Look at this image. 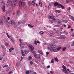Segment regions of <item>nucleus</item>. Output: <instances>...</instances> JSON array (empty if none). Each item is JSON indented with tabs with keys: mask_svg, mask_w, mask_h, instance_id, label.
<instances>
[{
	"mask_svg": "<svg viewBox=\"0 0 74 74\" xmlns=\"http://www.w3.org/2000/svg\"><path fill=\"white\" fill-rule=\"evenodd\" d=\"M10 24H12L13 25H14L16 26L15 27H16V26L20 25L21 24V22H17L16 23H14V21H9Z\"/></svg>",
	"mask_w": 74,
	"mask_h": 74,
	"instance_id": "obj_1",
	"label": "nucleus"
},
{
	"mask_svg": "<svg viewBox=\"0 0 74 74\" xmlns=\"http://www.w3.org/2000/svg\"><path fill=\"white\" fill-rule=\"evenodd\" d=\"M50 47H47L48 50L50 51L52 50L53 51L56 52V49H53L56 47V46L53 44H50Z\"/></svg>",
	"mask_w": 74,
	"mask_h": 74,
	"instance_id": "obj_2",
	"label": "nucleus"
},
{
	"mask_svg": "<svg viewBox=\"0 0 74 74\" xmlns=\"http://www.w3.org/2000/svg\"><path fill=\"white\" fill-rule=\"evenodd\" d=\"M10 4V6L12 8H14L16 6V3H15V1H11L10 2H9V3H7V5H8Z\"/></svg>",
	"mask_w": 74,
	"mask_h": 74,
	"instance_id": "obj_3",
	"label": "nucleus"
},
{
	"mask_svg": "<svg viewBox=\"0 0 74 74\" xmlns=\"http://www.w3.org/2000/svg\"><path fill=\"white\" fill-rule=\"evenodd\" d=\"M21 52L22 56L24 57V56H25V54L29 53V51L27 50H25L24 51V52H23V50H21Z\"/></svg>",
	"mask_w": 74,
	"mask_h": 74,
	"instance_id": "obj_4",
	"label": "nucleus"
},
{
	"mask_svg": "<svg viewBox=\"0 0 74 74\" xmlns=\"http://www.w3.org/2000/svg\"><path fill=\"white\" fill-rule=\"evenodd\" d=\"M34 57H35V58L37 59L38 61H40V55L38 54V55H37L36 54L34 53Z\"/></svg>",
	"mask_w": 74,
	"mask_h": 74,
	"instance_id": "obj_5",
	"label": "nucleus"
},
{
	"mask_svg": "<svg viewBox=\"0 0 74 74\" xmlns=\"http://www.w3.org/2000/svg\"><path fill=\"white\" fill-rule=\"evenodd\" d=\"M29 48L30 50V52L32 53H34V51H33L34 50V47L33 46H32L31 45H29Z\"/></svg>",
	"mask_w": 74,
	"mask_h": 74,
	"instance_id": "obj_6",
	"label": "nucleus"
},
{
	"mask_svg": "<svg viewBox=\"0 0 74 74\" xmlns=\"http://www.w3.org/2000/svg\"><path fill=\"white\" fill-rule=\"evenodd\" d=\"M60 36H61L60 37H57L56 38L57 39H62L64 40V39H65L66 38V37H65V36L64 35H62V36L61 35H60Z\"/></svg>",
	"mask_w": 74,
	"mask_h": 74,
	"instance_id": "obj_7",
	"label": "nucleus"
},
{
	"mask_svg": "<svg viewBox=\"0 0 74 74\" xmlns=\"http://www.w3.org/2000/svg\"><path fill=\"white\" fill-rule=\"evenodd\" d=\"M24 3H25V0H22V1L21 2V3L19 4V5L24 6Z\"/></svg>",
	"mask_w": 74,
	"mask_h": 74,
	"instance_id": "obj_8",
	"label": "nucleus"
},
{
	"mask_svg": "<svg viewBox=\"0 0 74 74\" xmlns=\"http://www.w3.org/2000/svg\"><path fill=\"white\" fill-rule=\"evenodd\" d=\"M54 32H55V33H56V34H61V31H62V30H57L56 31V30H55L54 29Z\"/></svg>",
	"mask_w": 74,
	"mask_h": 74,
	"instance_id": "obj_9",
	"label": "nucleus"
},
{
	"mask_svg": "<svg viewBox=\"0 0 74 74\" xmlns=\"http://www.w3.org/2000/svg\"><path fill=\"white\" fill-rule=\"evenodd\" d=\"M60 5H62L60 4H59V3H57V2H56L54 4V7H56L57 6H59Z\"/></svg>",
	"mask_w": 74,
	"mask_h": 74,
	"instance_id": "obj_10",
	"label": "nucleus"
},
{
	"mask_svg": "<svg viewBox=\"0 0 74 74\" xmlns=\"http://www.w3.org/2000/svg\"><path fill=\"white\" fill-rule=\"evenodd\" d=\"M3 19H0V24L1 25H3Z\"/></svg>",
	"mask_w": 74,
	"mask_h": 74,
	"instance_id": "obj_11",
	"label": "nucleus"
},
{
	"mask_svg": "<svg viewBox=\"0 0 74 74\" xmlns=\"http://www.w3.org/2000/svg\"><path fill=\"white\" fill-rule=\"evenodd\" d=\"M38 52L39 54H40L43 55V53H42V50H38Z\"/></svg>",
	"mask_w": 74,
	"mask_h": 74,
	"instance_id": "obj_12",
	"label": "nucleus"
},
{
	"mask_svg": "<svg viewBox=\"0 0 74 74\" xmlns=\"http://www.w3.org/2000/svg\"><path fill=\"white\" fill-rule=\"evenodd\" d=\"M62 71L64 73H65V74H68V72H67L66 69H63Z\"/></svg>",
	"mask_w": 74,
	"mask_h": 74,
	"instance_id": "obj_13",
	"label": "nucleus"
},
{
	"mask_svg": "<svg viewBox=\"0 0 74 74\" xmlns=\"http://www.w3.org/2000/svg\"><path fill=\"white\" fill-rule=\"evenodd\" d=\"M1 6H2L4 7V6H5V3L3 1H2V2H1Z\"/></svg>",
	"mask_w": 74,
	"mask_h": 74,
	"instance_id": "obj_14",
	"label": "nucleus"
},
{
	"mask_svg": "<svg viewBox=\"0 0 74 74\" xmlns=\"http://www.w3.org/2000/svg\"><path fill=\"white\" fill-rule=\"evenodd\" d=\"M39 6L40 7H42V4H41V2L40 0H39Z\"/></svg>",
	"mask_w": 74,
	"mask_h": 74,
	"instance_id": "obj_15",
	"label": "nucleus"
},
{
	"mask_svg": "<svg viewBox=\"0 0 74 74\" xmlns=\"http://www.w3.org/2000/svg\"><path fill=\"white\" fill-rule=\"evenodd\" d=\"M69 16H70V17L71 18L73 21H74V17H73L71 15H69Z\"/></svg>",
	"mask_w": 74,
	"mask_h": 74,
	"instance_id": "obj_16",
	"label": "nucleus"
},
{
	"mask_svg": "<svg viewBox=\"0 0 74 74\" xmlns=\"http://www.w3.org/2000/svg\"><path fill=\"white\" fill-rule=\"evenodd\" d=\"M40 33V35H42V34H44V32H42V31H40L39 32Z\"/></svg>",
	"mask_w": 74,
	"mask_h": 74,
	"instance_id": "obj_17",
	"label": "nucleus"
},
{
	"mask_svg": "<svg viewBox=\"0 0 74 74\" xmlns=\"http://www.w3.org/2000/svg\"><path fill=\"white\" fill-rule=\"evenodd\" d=\"M63 29V27H60V28L59 30H58V31H62Z\"/></svg>",
	"mask_w": 74,
	"mask_h": 74,
	"instance_id": "obj_18",
	"label": "nucleus"
},
{
	"mask_svg": "<svg viewBox=\"0 0 74 74\" xmlns=\"http://www.w3.org/2000/svg\"><path fill=\"white\" fill-rule=\"evenodd\" d=\"M5 6H4L2 8V10L4 12H5Z\"/></svg>",
	"mask_w": 74,
	"mask_h": 74,
	"instance_id": "obj_19",
	"label": "nucleus"
},
{
	"mask_svg": "<svg viewBox=\"0 0 74 74\" xmlns=\"http://www.w3.org/2000/svg\"><path fill=\"white\" fill-rule=\"evenodd\" d=\"M55 11L56 13H59L60 12V11L59 10H56Z\"/></svg>",
	"mask_w": 74,
	"mask_h": 74,
	"instance_id": "obj_20",
	"label": "nucleus"
},
{
	"mask_svg": "<svg viewBox=\"0 0 74 74\" xmlns=\"http://www.w3.org/2000/svg\"><path fill=\"white\" fill-rule=\"evenodd\" d=\"M49 19H51L52 18H54L53 17V16H49Z\"/></svg>",
	"mask_w": 74,
	"mask_h": 74,
	"instance_id": "obj_21",
	"label": "nucleus"
},
{
	"mask_svg": "<svg viewBox=\"0 0 74 74\" xmlns=\"http://www.w3.org/2000/svg\"><path fill=\"white\" fill-rule=\"evenodd\" d=\"M28 26H29V27H30L31 28L33 27V26H32V25H31L30 24H28Z\"/></svg>",
	"mask_w": 74,
	"mask_h": 74,
	"instance_id": "obj_22",
	"label": "nucleus"
},
{
	"mask_svg": "<svg viewBox=\"0 0 74 74\" xmlns=\"http://www.w3.org/2000/svg\"><path fill=\"white\" fill-rule=\"evenodd\" d=\"M37 42H36V40H34V42H33V43H34V44L36 45H37Z\"/></svg>",
	"mask_w": 74,
	"mask_h": 74,
	"instance_id": "obj_23",
	"label": "nucleus"
},
{
	"mask_svg": "<svg viewBox=\"0 0 74 74\" xmlns=\"http://www.w3.org/2000/svg\"><path fill=\"white\" fill-rule=\"evenodd\" d=\"M63 69H65L66 70V67H65V66L64 65H63V66L62 67Z\"/></svg>",
	"mask_w": 74,
	"mask_h": 74,
	"instance_id": "obj_24",
	"label": "nucleus"
},
{
	"mask_svg": "<svg viewBox=\"0 0 74 74\" xmlns=\"http://www.w3.org/2000/svg\"><path fill=\"white\" fill-rule=\"evenodd\" d=\"M61 48H62V47H59L57 48V51H59Z\"/></svg>",
	"mask_w": 74,
	"mask_h": 74,
	"instance_id": "obj_25",
	"label": "nucleus"
},
{
	"mask_svg": "<svg viewBox=\"0 0 74 74\" xmlns=\"http://www.w3.org/2000/svg\"><path fill=\"white\" fill-rule=\"evenodd\" d=\"M19 46H20V47H21L22 48H24V46L21 45V43H20V45H19Z\"/></svg>",
	"mask_w": 74,
	"mask_h": 74,
	"instance_id": "obj_26",
	"label": "nucleus"
},
{
	"mask_svg": "<svg viewBox=\"0 0 74 74\" xmlns=\"http://www.w3.org/2000/svg\"><path fill=\"white\" fill-rule=\"evenodd\" d=\"M54 60L56 61H57V62H58V59H57V58H54Z\"/></svg>",
	"mask_w": 74,
	"mask_h": 74,
	"instance_id": "obj_27",
	"label": "nucleus"
},
{
	"mask_svg": "<svg viewBox=\"0 0 74 74\" xmlns=\"http://www.w3.org/2000/svg\"><path fill=\"white\" fill-rule=\"evenodd\" d=\"M66 47H64L63 48V51L64 52L66 51Z\"/></svg>",
	"mask_w": 74,
	"mask_h": 74,
	"instance_id": "obj_28",
	"label": "nucleus"
},
{
	"mask_svg": "<svg viewBox=\"0 0 74 74\" xmlns=\"http://www.w3.org/2000/svg\"><path fill=\"white\" fill-rule=\"evenodd\" d=\"M8 66V65L7 64H5L4 66H3V67L4 68V67H7Z\"/></svg>",
	"mask_w": 74,
	"mask_h": 74,
	"instance_id": "obj_29",
	"label": "nucleus"
},
{
	"mask_svg": "<svg viewBox=\"0 0 74 74\" xmlns=\"http://www.w3.org/2000/svg\"><path fill=\"white\" fill-rule=\"evenodd\" d=\"M17 14L18 15H19L20 14V10H17Z\"/></svg>",
	"mask_w": 74,
	"mask_h": 74,
	"instance_id": "obj_30",
	"label": "nucleus"
},
{
	"mask_svg": "<svg viewBox=\"0 0 74 74\" xmlns=\"http://www.w3.org/2000/svg\"><path fill=\"white\" fill-rule=\"evenodd\" d=\"M6 35H7V36L8 37V38H10V36H9L8 35V34L7 32L6 33Z\"/></svg>",
	"mask_w": 74,
	"mask_h": 74,
	"instance_id": "obj_31",
	"label": "nucleus"
},
{
	"mask_svg": "<svg viewBox=\"0 0 74 74\" xmlns=\"http://www.w3.org/2000/svg\"><path fill=\"white\" fill-rule=\"evenodd\" d=\"M10 69V68H9V67H7V68H6V69H5V71H8L9 69Z\"/></svg>",
	"mask_w": 74,
	"mask_h": 74,
	"instance_id": "obj_32",
	"label": "nucleus"
},
{
	"mask_svg": "<svg viewBox=\"0 0 74 74\" xmlns=\"http://www.w3.org/2000/svg\"><path fill=\"white\" fill-rule=\"evenodd\" d=\"M59 6L61 7L62 9H64V6L62 5H60V6Z\"/></svg>",
	"mask_w": 74,
	"mask_h": 74,
	"instance_id": "obj_33",
	"label": "nucleus"
},
{
	"mask_svg": "<svg viewBox=\"0 0 74 74\" xmlns=\"http://www.w3.org/2000/svg\"><path fill=\"white\" fill-rule=\"evenodd\" d=\"M51 19V20H52V21H54L56 20V19L54 18H53Z\"/></svg>",
	"mask_w": 74,
	"mask_h": 74,
	"instance_id": "obj_34",
	"label": "nucleus"
},
{
	"mask_svg": "<svg viewBox=\"0 0 74 74\" xmlns=\"http://www.w3.org/2000/svg\"><path fill=\"white\" fill-rule=\"evenodd\" d=\"M60 21H58V22H57V24H58V25H60Z\"/></svg>",
	"mask_w": 74,
	"mask_h": 74,
	"instance_id": "obj_35",
	"label": "nucleus"
},
{
	"mask_svg": "<svg viewBox=\"0 0 74 74\" xmlns=\"http://www.w3.org/2000/svg\"><path fill=\"white\" fill-rule=\"evenodd\" d=\"M32 56H30L29 57V60H30L32 59Z\"/></svg>",
	"mask_w": 74,
	"mask_h": 74,
	"instance_id": "obj_36",
	"label": "nucleus"
},
{
	"mask_svg": "<svg viewBox=\"0 0 74 74\" xmlns=\"http://www.w3.org/2000/svg\"><path fill=\"white\" fill-rule=\"evenodd\" d=\"M35 4V1H32V5H34Z\"/></svg>",
	"mask_w": 74,
	"mask_h": 74,
	"instance_id": "obj_37",
	"label": "nucleus"
},
{
	"mask_svg": "<svg viewBox=\"0 0 74 74\" xmlns=\"http://www.w3.org/2000/svg\"><path fill=\"white\" fill-rule=\"evenodd\" d=\"M29 71H27L26 72H25V74H29Z\"/></svg>",
	"mask_w": 74,
	"mask_h": 74,
	"instance_id": "obj_38",
	"label": "nucleus"
},
{
	"mask_svg": "<svg viewBox=\"0 0 74 74\" xmlns=\"http://www.w3.org/2000/svg\"><path fill=\"white\" fill-rule=\"evenodd\" d=\"M49 54V52H46V56H48Z\"/></svg>",
	"mask_w": 74,
	"mask_h": 74,
	"instance_id": "obj_39",
	"label": "nucleus"
},
{
	"mask_svg": "<svg viewBox=\"0 0 74 74\" xmlns=\"http://www.w3.org/2000/svg\"><path fill=\"white\" fill-rule=\"evenodd\" d=\"M5 46H6V47H8V44L6 42H5Z\"/></svg>",
	"mask_w": 74,
	"mask_h": 74,
	"instance_id": "obj_40",
	"label": "nucleus"
},
{
	"mask_svg": "<svg viewBox=\"0 0 74 74\" xmlns=\"http://www.w3.org/2000/svg\"><path fill=\"white\" fill-rule=\"evenodd\" d=\"M71 10V8L70 7H69V8H67V10L69 11Z\"/></svg>",
	"mask_w": 74,
	"mask_h": 74,
	"instance_id": "obj_41",
	"label": "nucleus"
},
{
	"mask_svg": "<svg viewBox=\"0 0 74 74\" xmlns=\"http://www.w3.org/2000/svg\"><path fill=\"white\" fill-rule=\"evenodd\" d=\"M51 7V6H50V5H49V6L48 7V9H50V8Z\"/></svg>",
	"mask_w": 74,
	"mask_h": 74,
	"instance_id": "obj_42",
	"label": "nucleus"
},
{
	"mask_svg": "<svg viewBox=\"0 0 74 74\" xmlns=\"http://www.w3.org/2000/svg\"><path fill=\"white\" fill-rule=\"evenodd\" d=\"M11 1H10V0H7V2H6L7 3H8V2H10Z\"/></svg>",
	"mask_w": 74,
	"mask_h": 74,
	"instance_id": "obj_43",
	"label": "nucleus"
},
{
	"mask_svg": "<svg viewBox=\"0 0 74 74\" xmlns=\"http://www.w3.org/2000/svg\"><path fill=\"white\" fill-rule=\"evenodd\" d=\"M74 45V42H73V43L71 44V46H73Z\"/></svg>",
	"mask_w": 74,
	"mask_h": 74,
	"instance_id": "obj_44",
	"label": "nucleus"
},
{
	"mask_svg": "<svg viewBox=\"0 0 74 74\" xmlns=\"http://www.w3.org/2000/svg\"><path fill=\"white\" fill-rule=\"evenodd\" d=\"M60 25H56V27H59V26Z\"/></svg>",
	"mask_w": 74,
	"mask_h": 74,
	"instance_id": "obj_45",
	"label": "nucleus"
},
{
	"mask_svg": "<svg viewBox=\"0 0 74 74\" xmlns=\"http://www.w3.org/2000/svg\"><path fill=\"white\" fill-rule=\"evenodd\" d=\"M30 64L31 65H32L33 64V62L31 61L30 62Z\"/></svg>",
	"mask_w": 74,
	"mask_h": 74,
	"instance_id": "obj_46",
	"label": "nucleus"
},
{
	"mask_svg": "<svg viewBox=\"0 0 74 74\" xmlns=\"http://www.w3.org/2000/svg\"><path fill=\"white\" fill-rule=\"evenodd\" d=\"M63 22H64V23H67V21L64 20V21H63Z\"/></svg>",
	"mask_w": 74,
	"mask_h": 74,
	"instance_id": "obj_47",
	"label": "nucleus"
},
{
	"mask_svg": "<svg viewBox=\"0 0 74 74\" xmlns=\"http://www.w3.org/2000/svg\"><path fill=\"white\" fill-rule=\"evenodd\" d=\"M36 42H37V43H38V44L40 43V42H39V41H38V40L36 41Z\"/></svg>",
	"mask_w": 74,
	"mask_h": 74,
	"instance_id": "obj_48",
	"label": "nucleus"
},
{
	"mask_svg": "<svg viewBox=\"0 0 74 74\" xmlns=\"http://www.w3.org/2000/svg\"><path fill=\"white\" fill-rule=\"evenodd\" d=\"M54 62V61H53V59H52L51 61V63H53Z\"/></svg>",
	"mask_w": 74,
	"mask_h": 74,
	"instance_id": "obj_49",
	"label": "nucleus"
},
{
	"mask_svg": "<svg viewBox=\"0 0 74 74\" xmlns=\"http://www.w3.org/2000/svg\"><path fill=\"white\" fill-rule=\"evenodd\" d=\"M2 59L3 57H1V56H0V60H2Z\"/></svg>",
	"mask_w": 74,
	"mask_h": 74,
	"instance_id": "obj_50",
	"label": "nucleus"
},
{
	"mask_svg": "<svg viewBox=\"0 0 74 74\" xmlns=\"http://www.w3.org/2000/svg\"><path fill=\"white\" fill-rule=\"evenodd\" d=\"M64 34L66 35H67V32L66 31H64Z\"/></svg>",
	"mask_w": 74,
	"mask_h": 74,
	"instance_id": "obj_51",
	"label": "nucleus"
},
{
	"mask_svg": "<svg viewBox=\"0 0 74 74\" xmlns=\"http://www.w3.org/2000/svg\"><path fill=\"white\" fill-rule=\"evenodd\" d=\"M71 36L74 38V33H73L71 34Z\"/></svg>",
	"mask_w": 74,
	"mask_h": 74,
	"instance_id": "obj_52",
	"label": "nucleus"
},
{
	"mask_svg": "<svg viewBox=\"0 0 74 74\" xmlns=\"http://www.w3.org/2000/svg\"><path fill=\"white\" fill-rule=\"evenodd\" d=\"M69 3V0H66V4H67Z\"/></svg>",
	"mask_w": 74,
	"mask_h": 74,
	"instance_id": "obj_53",
	"label": "nucleus"
},
{
	"mask_svg": "<svg viewBox=\"0 0 74 74\" xmlns=\"http://www.w3.org/2000/svg\"><path fill=\"white\" fill-rule=\"evenodd\" d=\"M19 41H20V44H21V39H19Z\"/></svg>",
	"mask_w": 74,
	"mask_h": 74,
	"instance_id": "obj_54",
	"label": "nucleus"
},
{
	"mask_svg": "<svg viewBox=\"0 0 74 74\" xmlns=\"http://www.w3.org/2000/svg\"><path fill=\"white\" fill-rule=\"evenodd\" d=\"M28 4H29V5H30V2L29 1H28Z\"/></svg>",
	"mask_w": 74,
	"mask_h": 74,
	"instance_id": "obj_55",
	"label": "nucleus"
},
{
	"mask_svg": "<svg viewBox=\"0 0 74 74\" xmlns=\"http://www.w3.org/2000/svg\"><path fill=\"white\" fill-rule=\"evenodd\" d=\"M16 64L17 65V66H19V64H18V63H17Z\"/></svg>",
	"mask_w": 74,
	"mask_h": 74,
	"instance_id": "obj_56",
	"label": "nucleus"
},
{
	"mask_svg": "<svg viewBox=\"0 0 74 74\" xmlns=\"http://www.w3.org/2000/svg\"><path fill=\"white\" fill-rule=\"evenodd\" d=\"M70 26L69 25L68 26V27H67V29H70Z\"/></svg>",
	"mask_w": 74,
	"mask_h": 74,
	"instance_id": "obj_57",
	"label": "nucleus"
},
{
	"mask_svg": "<svg viewBox=\"0 0 74 74\" xmlns=\"http://www.w3.org/2000/svg\"><path fill=\"white\" fill-rule=\"evenodd\" d=\"M50 74H53V72L52 71H50Z\"/></svg>",
	"mask_w": 74,
	"mask_h": 74,
	"instance_id": "obj_58",
	"label": "nucleus"
},
{
	"mask_svg": "<svg viewBox=\"0 0 74 74\" xmlns=\"http://www.w3.org/2000/svg\"><path fill=\"white\" fill-rule=\"evenodd\" d=\"M69 62H70V63H73V62L71 61H69Z\"/></svg>",
	"mask_w": 74,
	"mask_h": 74,
	"instance_id": "obj_59",
	"label": "nucleus"
},
{
	"mask_svg": "<svg viewBox=\"0 0 74 74\" xmlns=\"http://www.w3.org/2000/svg\"><path fill=\"white\" fill-rule=\"evenodd\" d=\"M11 39L12 40H14V39L12 38H11Z\"/></svg>",
	"mask_w": 74,
	"mask_h": 74,
	"instance_id": "obj_60",
	"label": "nucleus"
},
{
	"mask_svg": "<svg viewBox=\"0 0 74 74\" xmlns=\"http://www.w3.org/2000/svg\"><path fill=\"white\" fill-rule=\"evenodd\" d=\"M10 49H11V50H14V48L13 47H12V48H10Z\"/></svg>",
	"mask_w": 74,
	"mask_h": 74,
	"instance_id": "obj_61",
	"label": "nucleus"
},
{
	"mask_svg": "<svg viewBox=\"0 0 74 74\" xmlns=\"http://www.w3.org/2000/svg\"><path fill=\"white\" fill-rule=\"evenodd\" d=\"M12 73V71L10 72H9V73H8V74H11Z\"/></svg>",
	"mask_w": 74,
	"mask_h": 74,
	"instance_id": "obj_62",
	"label": "nucleus"
},
{
	"mask_svg": "<svg viewBox=\"0 0 74 74\" xmlns=\"http://www.w3.org/2000/svg\"><path fill=\"white\" fill-rule=\"evenodd\" d=\"M3 56H5V53H3Z\"/></svg>",
	"mask_w": 74,
	"mask_h": 74,
	"instance_id": "obj_63",
	"label": "nucleus"
},
{
	"mask_svg": "<svg viewBox=\"0 0 74 74\" xmlns=\"http://www.w3.org/2000/svg\"><path fill=\"white\" fill-rule=\"evenodd\" d=\"M1 47H2V48H3L4 49V46L3 45H1Z\"/></svg>",
	"mask_w": 74,
	"mask_h": 74,
	"instance_id": "obj_64",
	"label": "nucleus"
}]
</instances>
